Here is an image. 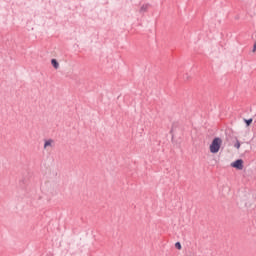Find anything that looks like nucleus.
I'll return each mask as SVG.
<instances>
[{"instance_id":"f257e3e1","label":"nucleus","mask_w":256,"mask_h":256,"mask_svg":"<svg viewBox=\"0 0 256 256\" xmlns=\"http://www.w3.org/2000/svg\"><path fill=\"white\" fill-rule=\"evenodd\" d=\"M41 191L42 193H44L45 196L51 199L59 195V186H57L55 182L45 181L41 186Z\"/></svg>"},{"instance_id":"f03ea898","label":"nucleus","mask_w":256,"mask_h":256,"mask_svg":"<svg viewBox=\"0 0 256 256\" xmlns=\"http://www.w3.org/2000/svg\"><path fill=\"white\" fill-rule=\"evenodd\" d=\"M221 145H223V140L219 137L214 138L209 146L210 153H219L221 150Z\"/></svg>"},{"instance_id":"7ed1b4c3","label":"nucleus","mask_w":256,"mask_h":256,"mask_svg":"<svg viewBox=\"0 0 256 256\" xmlns=\"http://www.w3.org/2000/svg\"><path fill=\"white\" fill-rule=\"evenodd\" d=\"M231 167H233L234 169H237L238 171H243V160L238 159V160L232 162Z\"/></svg>"},{"instance_id":"20e7f679","label":"nucleus","mask_w":256,"mask_h":256,"mask_svg":"<svg viewBox=\"0 0 256 256\" xmlns=\"http://www.w3.org/2000/svg\"><path fill=\"white\" fill-rule=\"evenodd\" d=\"M53 147H55V140L53 139L45 140L44 142L45 151H49V149H53Z\"/></svg>"},{"instance_id":"39448f33","label":"nucleus","mask_w":256,"mask_h":256,"mask_svg":"<svg viewBox=\"0 0 256 256\" xmlns=\"http://www.w3.org/2000/svg\"><path fill=\"white\" fill-rule=\"evenodd\" d=\"M51 65L54 67V69L59 68V62H57V59H52L51 60Z\"/></svg>"},{"instance_id":"423d86ee","label":"nucleus","mask_w":256,"mask_h":256,"mask_svg":"<svg viewBox=\"0 0 256 256\" xmlns=\"http://www.w3.org/2000/svg\"><path fill=\"white\" fill-rule=\"evenodd\" d=\"M147 9H149V5L144 4V5L141 6L140 11H141V13H145V11H147Z\"/></svg>"},{"instance_id":"0eeeda50","label":"nucleus","mask_w":256,"mask_h":256,"mask_svg":"<svg viewBox=\"0 0 256 256\" xmlns=\"http://www.w3.org/2000/svg\"><path fill=\"white\" fill-rule=\"evenodd\" d=\"M244 121H245L247 127H249V125H251V123H253V119H252V118H250V119H248V120L245 119Z\"/></svg>"},{"instance_id":"6e6552de","label":"nucleus","mask_w":256,"mask_h":256,"mask_svg":"<svg viewBox=\"0 0 256 256\" xmlns=\"http://www.w3.org/2000/svg\"><path fill=\"white\" fill-rule=\"evenodd\" d=\"M234 147L236 149H241V143L239 141H236V143L234 144Z\"/></svg>"},{"instance_id":"1a4fd4ad","label":"nucleus","mask_w":256,"mask_h":256,"mask_svg":"<svg viewBox=\"0 0 256 256\" xmlns=\"http://www.w3.org/2000/svg\"><path fill=\"white\" fill-rule=\"evenodd\" d=\"M175 247H176V249L181 250V243L177 242V243L175 244Z\"/></svg>"},{"instance_id":"9d476101","label":"nucleus","mask_w":256,"mask_h":256,"mask_svg":"<svg viewBox=\"0 0 256 256\" xmlns=\"http://www.w3.org/2000/svg\"><path fill=\"white\" fill-rule=\"evenodd\" d=\"M255 51H256V43H255L254 46H253L252 52L255 53Z\"/></svg>"}]
</instances>
